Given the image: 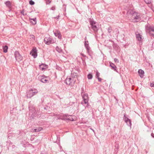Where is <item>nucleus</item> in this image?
<instances>
[{
    "instance_id": "1",
    "label": "nucleus",
    "mask_w": 154,
    "mask_h": 154,
    "mask_svg": "<svg viewBox=\"0 0 154 154\" xmlns=\"http://www.w3.org/2000/svg\"><path fill=\"white\" fill-rule=\"evenodd\" d=\"M75 81L76 80L74 78L70 77L66 78L65 82L67 85L72 86L74 85Z\"/></svg>"
},
{
    "instance_id": "2",
    "label": "nucleus",
    "mask_w": 154,
    "mask_h": 154,
    "mask_svg": "<svg viewBox=\"0 0 154 154\" xmlns=\"http://www.w3.org/2000/svg\"><path fill=\"white\" fill-rule=\"evenodd\" d=\"M38 91L36 89H31L27 93L26 96L27 98H31L37 94Z\"/></svg>"
},
{
    "instance_id": "3",
    "label": "nucleus",
    "mask_w": 154,
    "mask_h": 154,
    "mask_svg": "<svg viewBox=\"0 0 154 154\" xmlns=\"http://www.w3.org/2000/svg\"><path fill=\"white\" fill-rule=\"evenodd\" d=\"M129 12H130L132 15V18L137 20L138 21H139L140 20L141 17L139 13L134 12L132 10H130Z\"/></svg>"
},
{
    "instance_id": "4",
    "label": "nucleus",
    "mask_w": 154,
    "mask_h": 154,
    "mask_svg": "<svg viewBox=\"0 0 154 154\" xmlns=\"http://www.w3.org/2000/svg\"><path fill=\"white\" fill-rule=\"evenodd\" d=\"M90 23L92 29L93 30L95 33L96 34L98 29L96 26V22L95 21L91 20L90 21Z\"/></svg>"
},
{
    "instance_id": "5",
    "label": "nucleus",
    "mask_w": 154,
    "mask_h": 154,
    "mask_svg": "<svg viewBox=\"0 0 154 154\" xmlns=\"http://www.w3.org/2000/svg\"><path fill=\"white\" fill-rule=\"evenodd\" d=\"M146 28L148 30L150 35L154 37V26L148 25L146 26Z\"/></svg>"
},
{
    "instance_id": "6",
    "label": "nucleus",
    "mask_w": 154,
    "mask_h": 154,
    "mask_svg": "<svg viewBox=\"0 0 154 154\" xmlns=\"http://www.w3.org/2000/svg\"><path fill=\"white\" fill-rule=\"evenodd\" d=\"M82 98L83 101L81 102V104H83L84 103H87L88 100V94L86 93L82 95Z\"/></svg>"
},
{
    "instance_id": "7",
    "label": "nucleus",
    "mask_w": 154,
    "mask_h": 154,
    "mask_svg": "<svg viewBox=\"0 0 154 154\" xmlns=\"http://www.w3.org/2000/svg\"><path fill=\"white\" fill-rule=\"evenodd\" d=\"M15 57L16 60L19 62L23 59L22 57L18 51H16L15 52Z\"/></svg>"
},
{
    "instance_id": "8",
    "label": "nucleus",
    "mask_w": 154,
    "mask_h": 154,
    "mask_svg": "<svg viewBox=\"0 0 154 154\" xmlns=\"http://www.w3.org/2000/svg\"><path fill=\"white\" fill-rule=\"evenodd\" d=\"M38 79L42 82L44 83L49 82V78L47 77H43V76H39Z\"/></svg>"
},
{
    "instance_id": "9",
    "label": "nucleus",
    "mask_w": 154,
    "mask_h": 154,
    "mask_svg": "<svg viewBox=\"0 0 154 154\" xmlns=\"http://www.w3.org/2000/svg\"><path fill=\"white\" fill-rule=\"evenodd\" d=\"M45 43L47 45H50L54 42V40L50 37H45L44 39Z\"/></svg>"
},
{
    "instance_id": "10",
    "label": "nucleus",
    "mask_w": 154,
    "mask_h": 154,
    "mask_svg": "<svg viewBox=\"0 0 154 154\" xmlns=\"http://www.w3.org/2000/svg\"><path fill=\"white\" fill-rule=\"evenodd\" d=\"M30 54L32 55L34 58H35L37 56V50L35 47L33 48L30 52Z\"/></svg>"
},
{
    "instance_id": "11",
    "label": "nucleus",
    "mask_w": 154,
    "mask_h": 154,
    "mask_svg": "<svg viewBox=\"0 0 154 154\" xmlns=\"http://www.w3.org/2000/svg\"><path fill=\"white\" fill-rule=\"evenodd\" d=\"M123 119L127 125L131 127V121L126 116V115L125 114H124Z\"/></svg>"
},
{
    "instance_id": "12",
    "label": "nucleus",
    "mask_w": 154,
    "mask_h": 154,
    "mask_svg": "<svg viewBox=\"0 0 154 154\" xmlns=\"http://www.w3.org/2000/svg\"><path fill=\"white\" fill-rule=\"evenodd\" d=\"M54 33L56 37H57L59 39H61V35L60 31L56 30Z\"/></svg>"
},
{
    "instance_id": "13",
    "label": "nucleus",
    "mask_w": 154,
    "mask_h": 154,
    "mask_svg": "<svg viewBox=\"0 0 154 154\" xmlns=\"http://www.w3.org/2000/svg\"><path fill=\"white\" fill-rule=\"evenodd\" d=\"M110 66L111 67L112 69L114 71L116 72L117 71V67L114 64L112 63H110Z\"/></svg>"
},
{
    "instance_id": "14",
    "label": "nucleus",
    "mask_w": 154,
    "mask_h": 154,
    "mask_svg": "<svg viewBox=\"0 0 154 154\" xmlns=\"http://www.w3.org/2000/svg\"><path fill=\"white\" fill-rule=\"evenodd\" d=\"M138 73L140 77L143 78V77L144 71L143 70L139 69L138 71Z\"/></svg>"
},
{
    "instance_id": "15",
    "label": "nucleus",
    "mask_w": 154,
    "mask_h": 154,
    "mask_svg": "<svg viewBox=\"0 0 154 154\" xmlns=\"http://www.w3.org/2000/svg\"><path fill=\"white\" fill-rule=\"evenodd\" d=\"M136 38L137 40L139 41H141L142 39V35L140 34H137V33H136Z\"/></svg>"
},
{
    "instance_id": "16",
    "label": "nucleus",
    "mask_w": 154,
    "mask_h": 154,
    "mask_svg": "<svg viewBox=\"0 0 154 154\" xmlns=\"http://www.w3.org/2000/svg\"><path fill=\"white\" fill-rule=\"evenodd\" d=\"M85 47L87 49V52L88 53L89 55L90 56H91V53H90L91 51L90 50V47L89 46V45H85Z\"/></svg>"
},
{
    "instance_id": "17",
    "label": "nucleus",
    "mask_w": 154,
    "mask_h": 154,
    "mask_svg": "<svg viewBox=\"0 0 154 154\" xmlns=\"http://www.w3.org/2000/svg\"><path fill=\"white\" fill-rule=\"evenodd\" d=\"M66 116V119L67 120H69L70 121H73V119L72 118V116H67L66 115H65Z\"/></svg>"
},
{
    "instance_id": "18",
    "label": "nucleus",
    "mask_w": 154,
    "mask_h": 154,
    "mask_svg": "<svg viewBox=\"0 0 154 154\" xmlns=\"http://www.w3.org/2000/svg\"><path fill=\"white\" fill-rule=\"evenodd\" d=\"M3 52L4 53H6L7 52L8 49V46L7 45H5L3 47Z\"/></svg>"
},
{
    "instance_id": "19",
    "label": "nucleus",
    "mask_w": 154,
    "mask_h": 154,
    "mask_svg": "<svg viewBox=\"0 0 154 154\" xmlns=\"http://www.w3.org/2000/svg\"><path fill=\"white\" fill-rule=\"evenodd\" d=\"M56 50L59 53H61L62 52V50L60 47L57 46L56 48Z\"/></svg>"
},
{
    "instance_id": "20",
    "label": "nucleus",
    "mask_w": 154,
    "mask_h": 154,
    "mask_svg": "<svg viewBox=\"0 0 154 154\" xmlns=\"http://www.w3.org/2000/svg\"><path fill=\"white\" fill-rule=\"evenodd\" d=\"M31 20H32V21H31V22L32 23V24L33 25H35L36 24V18H32L31 19Z\"/></svg>"
},
{
    "instance_id": "21",
    "label": "nucleus",
    "mask_w": 154,
    "mask_h": 154,
    "mask_svg": "<svg viewBox=\"0 0 154 154\" xmlns=\"http://www.w3.org/2000/svg\"><path fill=\"white\" fill-rule=\"evenodd\" d=\"M5 4L6 6L9 8L11 7V3L9 1H7L5 2Z\"/></svg>"
},
{
    "instance_id": "22",
    "label": "nucleus",
    "mask_w": 154,
    "mask_h": 154,
    "mask_svg": "<svg viewBox=\"0 0 154 154\" xmlns=\"http://www.w3.org/2000/svg\"><path fill=\"white\" fill-rule=\"evenodd\" d=\"M45 65L44 64H42L41 65H39V68L40 69L42 70H43L45 69L46 68L44 67L43 66Z\"/></svg>"
},
{
    "instance_id": "23",
    "label": "nucleus",
    "mask_w": 154,
    "mask_h": 154,
    "mask_svg": "<svg viewBox=\"0 0 154 154\" xmlns=\"http://www.w3.org/2000/svg\"><path fill=\"white\" fill-rule=\"evenodd\" d=\"M107 30H108V32L109 33V34H110V33L112 31V28L111 27H109L107 28Z\"/></svg>"
},
{
    "instance_id": "24",
    "label": "nucleus",
    "mask_w": 154,
    "mask_h": 154,
    "mask_svg": "<svg viewBox=\"0 0 154 154\" xmlns=\"http://www.w3.org/2000/svg\"><path fill=\"white\" fill-rule=\"evenodd\" d=\"M92 77L93 76L91 73H89L88 75V78L89 79H91Z\"/></svg>"
},
{
    "instance_id": "25",
    "label": "nucleus",
    "mask_w": 154,
    "mask_h": 154,
    "mask_svg": "<svg viewBox=\"0 0 154 154\" xmlns=\"http://www.w3.org/2000/svg\"><path fill=\"white\" fill-rule=\"evenodd\" d=\"M20 13L23 16H25L27 14L25 12L24 10L23 9L21 11Z\"/></svg>"
},
{
    "instance_id": "26",
    "label": "nucleus",
    "mask_w": 154,
    "mask_h": 154,
    "mask_svg": "<svg viewBox=\"0 0 154 154\" xmlns=\"http://www.w3.org/2000/svg\"><path fill=\"white\" fill-rule=\"evenodd\" d=\"M30 38L32 41H34L35 40V37L33 35H30Z\"/></svg>"
},
{
    "instance_id": "27",
    "label": "nucleus",
    "mask_w": 154,
    "mask_h": 154,
    "mask_svg": "<svg viewBox=\"0 0 154 154\" xmlns=\"http://www.w3.org/2000/svg\"><path fill=\"white\" fill-rule=\"evenodd\" d=\"M100 74L98 72V71H97L96 72V78H97L99 77V76H100Z\"/></svg>"
},
{
    "instance_id": "28",
    "label": "nucleus",
    "mask_w": 154,
    "mask_h": 154,
    "mask_svg": "<svg viewBox=\"0 0 154 154\" xmlns=\"http://www.w3.org/2000/svg\"><path fill=\"white\" fill-rule=\"evenodd\" d=\"M37 131L38 132H39L41 131L42 129V128L41 127H38L37 128Z\"/></svg>"
},
{
    "instance_id": "29",
    "label": "nucleus",
    "mask_w": 154,
    "mask_h": 154,
    "mask_svg": "<svg viewBox=\"0 0 154 154\" xmlns=\"http://www.w3.org/2000/svg\"><path fill=\"white\" fill-rule=\"evenodd\" d=\"M29 3L30 5H33L35 3L34 2L32 1V0H31L29 1Z\"/></svg>"
},
{
    "instance_id": "30",
    "label": "nucleus",
    "mask_w": 154,
    "mask_h": 154,
    "mask_svg": "<svg viewBox=\"0 0 154 154\" xmlns=\"http://www.w3.org/2000/svg\"><path fill=\"white\" fill-rule=\"evenodd\" d=\"M145 2L147 4H149L151 2L150 0H144Z\"/></svg>"
},
{
    "instance_id": "31",
    "label": "nucleus",
    "mask_w": 154,
    "mask_h": 154,
    "mask_svg": "<svg viewBox=\"0 0 154 154\" xmlns=\"http://www.w3.org/2000/svg\"><path fill=\"white\" fill-rule=\"evenodd\" d=\"M150 85L151 87H154V82L152 83H150Z\"/></svg>"
},
{
    "instance_id": "32",
    "label": "nucleus",
    "mask_w": 154,
    "mask_h": 154,
    "mask_svg": "<svg viewBox=\"0 0 154 154\" xmlns=\"http://www.w3.org/2000/svg\"><path fill=\"white\" fill-rule=\"evenodd\" d=\"M89 45L88 44V41H85V45Z\"/></svg>"
},
{
    "instance_id": "33",
    "label": "nucleus",
    "mask_w": 154,
    "mask_h": 154,
    "mask_svg": "<svg viewBox=\"0 0 154 154\" xmlns=\"http://www.w3.org/2000/svg\"><path fill=\"white\" fill-rule=\"evenodd\" d=\"M114 61L115 62H119V60H118V59L116 58H115L114 59Z\"/></svg>"
},
{
    "instance_id": "34",
    "label": "nucleus",
    "mask_w": 154,
    "mask_h": 154,
    "mask_svg": "<svg viewBox=\"0 0 154 154\" xmlns=\"http://www.w3.org/2000/svg\"><path fill=\"white\" fill-rule=\"evenodd\" d=\"M97 78L98 79V80L99 82H100L101 81L102 79L101 78H100L99 77Z\"/></svg>"
},
{
    "instance_id": "35",
    "label": "nucleus",
    "mask_w": 154,
    "mask_h": 154,
    "mask_svg": "<svg viewBox=\"0 0 154 154\" xmlns=\"http://www.w3.org/2000/svg\"><path fill=\"white\" fill-rule=\"evenodd\" d=\"M37 128H36V129H34L33 131V132H37L38 131H37Z\"/></svg>"
},
{
    "instance_id": "36",
    "label": "nucleus",
    "mask_w": 154,
    "mask_h": 154,
    "mask_svg": "<svg viewBox=\"0 0 154 154\" xmlns=\"http://www.w3.org/2000/svg\"><path fill=\"white\" fill-rule=\"evenodd\" d=\"M151 136L153 138H154V134L152 133L151 134Z\"/></svg>"
},
{
    "instance_id": "37",
    "label": "nucleus",
    "mask_w": 154,
    "mask_h": 154,
    "mask_svg": "<svg viewBox=\"0 0 154 154\" xmlns=\"http://www.w3.org/2000/svg\"><path fill=\"white\" fill-rule=\"evenodd\" d=\"M43 66L44 67H45L46 68L47 67V65L45 64V65Z\"/></svg>"
},
{
    "instance_id": "38",
    "label": "nucleus",
    "mask_w": 154,
    "mask_h": 154,
    "mask_svg": "<svg viewBox=\"0 0 154 154\" xmlns=\"http://www.w3.org/2000/svg\"><path fill=\"white\" fill-rule=\"evenodd\" d=\"M90 129L91 130L93 131V132L95 133V131L92 128H90Z\"/></svg>"
},
{
    "instance_id": "39",
    "label": "nucleus",
    "mask_w": 154,
    "mask_h": 154,
    "mask_svg": "<svg viewBox=\"0 0 154 154\" xmlns=\"http://www.w3.org/2000/svg\"><path fill=\"white\" fill-rule=\"evenodd\" d=\"M51 9H52V10H54V8H53V7L51 8Z\"/></svg>"
},
{
    "instance_id": "40",
    "label": "nucleus",
    "mask_w": 154,
    "mask_h": 154,
    "mask_svg": "<svg viewBox=\"0 0 154 154\" xmlns=\"http://www.w3.org/2000/svg\"><path fill=\"white\" fill-rule=\"evenodd\" d=\"M41 154H43V153H42Z\"/></svg>"
}]
</instances>
